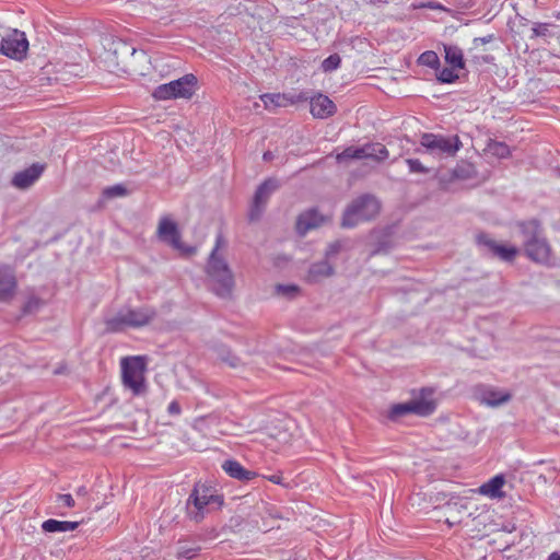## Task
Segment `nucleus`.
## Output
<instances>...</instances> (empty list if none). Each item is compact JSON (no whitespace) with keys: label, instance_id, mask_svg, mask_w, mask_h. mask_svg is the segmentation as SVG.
Here are the masks:
<instances>
[{"label":"nucleus","instance_id":"nucleus-1","mask_svg":"<svg viewBox=\"0 0 560 560\" xmlns=\"http://www.w3.org/2000/svg\"><path fill=\"white\" fill-rule=\"evenodd\" d=\"M223 504L224 495L211 481H198L186 501V510L189 518L198 523L206 513L220 510Z\"/></svg>","mask_w":560,"mask_h":560},{"label":"nucleus","instance_id":"nucleus-2","mask_svg":"<svg viewBox=\"0 0 560 560\" xmlns=\"http://www.w3.org/2000/svg\"><path fill=\"white\" fill-rule=\"evenodd\" d=\"M524 237V250L527 257L536 262L548 264L551 247L544 235L541 223L537 219L523 221L518 224Z\"/></svg>","mask_w":560,"mask_h":560},{"label":"nucleus","instance_id":"nucleus-3","mask_svg":"<svg viewBox=\"0 0 560 560\" xmlns=\"http://www.w3.org/2000/svg\"><path fill=\"white\" fill-rule=\"evenodd\" d=\"M222 242V235H218L215 245L209 256L207 273L215 283L214 293L220 298H226L231 295L234 288V277L226 260L218 255Z\"/></svg>","mask_w":560,"mask_h":560},{"label":"nucleus","instance_id":"nucleus-4","mask_svg":"<svg viewBox=\"0 0 560 560\" xmlns=\"http://www.w3.org/2000/svg\"><path fill=\"white\" fill-rule=\"evenodd\" d=\"M381 210L378 199L371 194H363L353 199L345 209L341 226L352 229L360 222L373 220Z\"/></svg>","mask_w":560,"mask_h":560},{"label":"nucleus","instance_id":"nucleus-5","mask_svg":"<svg viewBox=\"0 0 560 560\" xmlns=\"http://www.w3.org/2000/svg\"><path fill=\"white\" fill-rule=\"evenodd\" d=\"M432 394L431 388H421L419 395L410 401L393 405L388 410L387 418L392 421H398L410 413L420 417L431 416L436 409V402L432 398Z\"/></svg>","mask_w":560,"mask_h":560},{"label":"nucleus","instance_id":"nucleus-6","mask_svg":"<svg viewBox=\"0 0 560 560\" xmlns=\"http://www.w3.org/2000/svg\"><path fill=\"white\" fill-rule=\"evenodd\" d=\"M198 80L195 74L188 73L168 83L158 85L152 96L159 101L172 98H190L196 91Z\"/></svg>","mask_w":560,"mask_h":560},{"label":"nucleus","instance_id":"nucleus-7","mask_svg":"<svg viewBox=\"0 0 560 560\" xmlns=\"http://www.w3.org/2000/svg\"><path fill=\"white\" fill-rule=\"evenodd\" d=\"M420 145L433 155L454 156L463 143L457 135L444 136L424 132L420 137Z\"/></svg>","mask_w":560,"mask_h":560},{"label":"nucleus","instance_id":"nucleus-8","mask_svg":"<svg viewBox=\"0 0 560 560\" xmlns=\"http://www.w3.org/2000/svg\"><path fill=\"white\" fill-rule=\"evenodd\" d=\"M144 371L145 360L143 357H128L121 360L122 383L132 390L133 395H140L145 389Z\"/></svg>","mask_w":560,"mask_h":560},{"label":"nucleus","instance_id":"nucleus-9","mask_svg":"<svg viewBox=\"0 0 560 560\" xmlns=\"http://www.w3.org/2000/svg\"><path fill=\"white\" fill-rule=\"evenodd\" d=\"M389 152L386 147L380 142H368L362 147H348L336 156L337 162L341 163L347 160H373L383 162L388 159Z\"/></svg>","mask_w":560,"mask_h":560},{"label":"nucleus","instance_id":"nucleus-10","mask_svg":"<svg viewBox=\"0 0 560 560\" xmlns=\"http://www.w3.org/2000/svg\"><path fill=\"white\" fill-rule=\"evenodd\" d=\"M476 243L483 256L498 258L502 261L512 262L518 254V249L515 246L497 243L485 232L476 235Z\"/></svg>","mask_w":560,"mask_h":560},{"label":"nucleus","instance_id":"nucleus-11","mask_svg":"<svg viewBox=\"0 0 560 560\" xmlns=\"http://www.w3.org/2000/svg\"><path fill=\"white\" fill-rule=\"evenodd\" d=\"M280 187L279 180L269 177L265 179L256 189L254 194V198L248 211V220L250 222H256L260 220L262 213L265 212L266 206L271 197V195L278 190Z\"/></svg>","mask_w":560,"mask_h":560},{"label":"nucleus","instance_id":"nucleus-12","mask_svg":"<svg viewBox=\"0 0 560 560\" xmlns=\"http://www.w3.org/2000/svg\"><path fill=\"white\" fill-rule=\"evenodd\" d=\"M27 50L28 40L26 35L19 30H13L0 42V54L14 60L21 61L26 58Z\"/></svg>","mask_w":560,"mask_h":560},{"label":"nucleus","instance_id":"nucleus-13","mask_svg":"<svg viewBox=\"0 0 560 560\" xmlns=\"http://www.w3.org/2000/svg\"><path fill=\"white\" fill-rule=\"evenodd\" d=\"M158 236L162 242L170 244L172 247L186 253H192L194 249L185 248L180 242V232L175 221L167 217L161 218L158 226Z\"/></svg>","mask_w":560,"mask_h":560},{"label":"nucleus","instance_id":"nucleus-14","mask_svg":"<svg viewBox=\"0 0 560 560\" xmlns=\"http://www.w3.org/2000/svg\"><path fill=\"white\" fill-rule=\"evenodd\" d=\"M260 100L265 107L270 110L278 107L294 105L299 102L306 101L307 97L304 93H266L260 95Z\"/></svg>","mask_w":560,"mask_h":560},{"label":"nucleus","instance_id":"nucleus-15","mask_svg":"<svg viewBox=\"0 0 560 560\" xmlns=\"http://www.w3.org/2000/svg\"><path fill=\"white\" fill-rule=\"evenodd\" d=\"M45 171V164L34 163L30 167L14 174L11 179L13 187L19 189L30 188Z\"/></svg>","mask_w":560,"mask_h":560},{"label":"nucleus","instance_id":"nucleus-16","mask_svg":"<svg viewBox=\"0 0 560 560\" xmlns=\"http://www.w3.org/2000/svg\"><path fill=\"white\" fill-rule=\"evenodd\" d=\"M18 287L14 270L0 262V302H9L14 296Z\"/></svg>","mask_w":560,"mask_h":560},{"label":"nucleus","instance_id":"nucleus-17","mask_svg":"<svg viewBox=\"0 0 560 560\" xmlns=\"http://www.w3.org/2000/svg\"><path fill=\"white\" fill-rule=\"evenodd\" d=\"M131 328H140L151 324L158 316L154 307L142 305L140 307L126 308Z\"/></svg>","mask_w":560,"mask_h":560},{"label":"nucleus","instance_id":"nucleus-18","mask_svg":"<svg viewBox=\"0 0 560 560\" xmlns=\"http://www.w3.org/2000/svg\"><path fill=\"white\" fill-rule=\"evenodd\" d=\"M310 105L311 114L315 118L319 119H326L332 116L337 110L335 103L328 96L323 94L312 97Z\"/></svg>","mask_w":560,"mask_h":560},{"label":"nucleus","instance_id":"nucleus-19","mask_svg":"<svg viewBox=\"0 0 560 560\" xmlns=\"http://www.w3.org/2000/svg\"><path fill=\"white\" fill-rule=\"evenodd\" d=\"M222 469L229 477L243 482L253 480L257 476L255 471L246 469L236 459L224 460L222 464Z\"/></svg>","mask_w":560,"mask_h":560},{"label":"nucleus","instance_id":"nucleus-20","mask_svg":"<svg viewBox=\"0 0 560 560\" xmlns=\"http://www.w3.org/2000/svg\"><path fill=\"white\" fill-rule=\"evenodd\" d=\"M479 401L489 407H499L511 400L512 395L508 392L494 388H482L479 393Z\"/></svg>","mask_w":560,"mask_h":560},{"label":"nucleus","instance_id":"nucleus-21","mask_svg":"<svg viewBox=\"0 0 560 560\" xmlns=\"http://www.w3.org/2000/svg\"><path fill=\"white\" fill-rule=\"evenodd\" d=\"M504 483V476L502 474L495 475L479 487V492L491 499H501L504 497V492L502 491Z\"/></svg>","mask_w":560,"mask_h":560},{"label":"nucleus","instance_id":"nucleus-22","mask_svg":"<svg viewBox=\"0 0 560 560\" xmlns=\"http://www.w3.org/2000/svg\"><path fill=\"white\" fill-rule=\"evenodd\" d=\"M105 330L109 334L121 332L126 328H131L126 310H120L115 316L104 320Z\"/></svg>","mask_w":560,"mask_h":560},{"label":"nucleus","instance_id":"nucleus-23","mask_svg":"<svg viewBox=\"0 0 560 560\" xmlns=\"http://www.w3.org/2000/svg\"><path fill=\"white\" fill-rule=\"evenodd\" d=\"M334 273L332 266L327 260H320L310 266L307 272V281L315 283L323 278L330 277Z\"/></svg>","mask_w":560,"mask_h":560},{"label":"nucleus","instance_id":"nucleus-24","mask_svg":"<svg viewBox=\"0 0 560 560\" xmlns=\"http://www.w3.org/2000/svg\"><path fill=\"white\" fill-rule=\"evenodd\" d=\"M81 522L58 521L49 518L43 522L42 529L45 533H65L75 530Z\"/></svg>","mask_w":560,"mask_h":560},{"label":"nucleus","instance_id":"nucleus-25","mask_svg":"<svg viewBox=\"0 0 560 560\" xmlns=\"http://www.w3.org/2000/svg\"><path fill=\"white\" fill-rule=\"evenodd\" d=\"M445 61L453 69H465L463 50L456 45H444Z\"/></svg>","mask_w":560,"mask_h":560},{"label":"nucleus","instance_id":"nucleus-26","mask_svg":"<svg viewBox=\"0 0 560 560\" xmlns=\"http://www.w3.org/2000/svg\"><path fill=\"white\" fill-rule=\"evenodd\" d=\"M319 225L318 213L316 210H310L299 215L296 221L298 231L305 234L307 231Z\"/></svg>","mask_w":560,"mask_h":560},{"label":"nucleus","instance_id":"nucleus-27","mask_svg":"<svg viewBox=\"0 0 560 560\" xmlns=\"http://www.w3.org/2000/svg\"><path fill=\"white\" fill-rule=\"evenodd\" d=\"M452 176L462 180L472 179L477 176V170L472 163L462 161L453 168Z\"/></svg>","mask_w":560,"mask_h":560},{"label":"nucleus","instance_id":"nucleus-28","mask_svg":"<svg viewBox=\"0 0 560 560\" xmlns=\"http://www.w3.org/2000/svg\"><path fill=\"white\" fill-rule=\"evenodd\" d=\"M418 65L425 66L428 68H431L433 70H439L441 62L438 54L433 50H425L423 51L417 60Z\"/></svg>","mask_w":560,"mask_h":560},{"label":"nucleus","instance_id":"nucleus-29","mask_svg":"<svg viewBox=\"0 0 560 560\" xmlns=\"http://www.w3.org/2000/svg\"><path fill=\"white\" fill-rule=\"evenodd\" d=\"M487 151L498 159H506L511 154L510 148L506 143L495 140L489 141L487 144Z\"/></svg>","mask_w":560,"mask_h":560},{"label":"nucleus","instance_id":"nucleus-30","mask_svg":"<svg viewBox=\"0 0 560 560\" xmlns=\"http://www.w3.org/2000/svg\"><path fill=\"white\" fill-rule=\"evenodd\" d=\"M129 194L127 187L124 184H116L107 186L102 190V198L105 200L114 199L117 197H125Z\"/></svg>","mask_w":560,"mask_h":560},{"label":"nucleus","instance_id":"nucleus-31","mask_svg":"<svg viewBox=\"0 0 560 560\" xmlns=\"http://www.w3.org/2000/svg\"><path fill=\"white\" fill-rule=\"evenodd\" d=\"M301 292V289L296 284H278L276 287V293L278 295H282L287 299H294L296 298Z\"/></svg>","mask_w":560,"mask_h":560},{"label":"nucleus","instance_id":"nucleus-32","mask_svg":"<svg viewBox=\"0 0 560 560\" xmlns=\"http://www.w3.org/2000/svg\"><path fill=\"white\" fill-rule=\"evenodd\" d=\"M220 359L231 368H238L243 365V361L238 355L232 352L230 349H222L220 352Z\"/></svg>","mask_w":560,"mask_h":560},{"label":"nucleus","instance_id":"nucleus-33","mask_svg":"<svg viewBox=\"0 0 560 560\" xmlns=\"http://www.w3.org/2000/svg\"><path fill=\"white\" fill-rule=\"evenodd\" d=\"M456 69L451 68H443L435 70L436 71V79L441 83H454L458 80V74L455 73Z\"/></svg>","mask_w":560,"mask_h":560},{"label":"nucleus","instance_id":"nucleus-34","mask_svg":"<svg viewBox=\"0 0 560 560\" xmlns=\"http://www.w3.org/2000/svg\"><path fill=\"white\" fill-rule=\"evenodd\" d=\"M341 65V58L338 54H331L322 61V70L324 72H331L337 70Z\"/></svg>","mask_w":560,"mask_h":560},{"label":"nucleus","instance_id":"nucleus-35","mask_svg":"<svg viewBox=\"0 0 560 560\" xmlns=\"http://www.w3.org/2000/svg\"><path fill=\"white\" fill-rule=\"evenodd\" d=\"M549 23H535L532 27L530 38L551 36Z\"/></svg>","mask_w":560,"mask_h":560},{"label":"nucleus","instance_id":"nucleus-36","mask_svg":"<svg viewBox=\"0 0 560 560\" xmlns=\"http://www.w3.org/2000/svg\"><path fill=\"white\" fill-rule=\"evenodd\" d=\"M42 305H43V301L39 298L32 295L25 302L22 311L24 314L36 313L37 311H39Z\"/></svg>","mask_w":560,"mask_h":560},{"label":"nucleus","instance_id":"nucleus-37","mask_svg":"<svg viewBox=\"0 0 560 560\" xmlns=\"http://www.w3.org/2000/svg\"><path fill=\"white\" fill-rule=\"evenodd\" d=\"M406 163L409 167L410 173L427 174L430 172V170L425 167L418 159H407Z\"/></svg>","mask_w":560,"mask_h":560},{"label":"nucleus","instance_id":"nucleus-38","mask_svg":"<svg viewBox=\"0 0 560 560\" xmlns=\"http://www.w3.org/2000/svg\"><path fill=\"white\" fill-rule=\"evenodd\" d=\"M468 54L470 56L471 62H474L477 66L492 63L494 61V57L491 55H480V54H475L474 51L468 52Z\"/></svg>","mask_w":560,"mask_h":560},{"label":"nucleus","instance_id":"nucleus-39","mask_svg":"<svg viewBox=\"0 0 560 560\" xmlns=\"http://www.w3.org/2000/svg\"><path fill=\"white\" fill-rule=\"evenodd\" d=\"M494 39V35L490 34L483 37H476L472 39V47L468 50V52H472L479 48L480 45H485L491 43Z\"/></svg>","mask_w":560,"mask_h":560},{"label":"nucleus","instance_id":"nucleus-40","mask_svg":"<svg viewBox=\"0 0 560 560\" xmlns=\"http://www.w3.org/2000/svg\"><path fill=\"white\" fill-rule=\"evenodd\" d=\"M341 249V243L336 241L328 245L325 256L326 258L337 255Z\"/></svg>","mask_w":560,"mask_h":560},{"label":"nucleus","instance_id":"nucleus-41","mask_svg":"<svg viewBox=\"0 0 560 560\" xmlns=\"http://www.w3.org/2000/svg\"><path fill=\"white\" fill-rule=\"evenodd\" d=\"M167 413L172 417H177L182 413V407L177 400H172L168 404Z\"/></svg>","mask_w":560,"mask_h":560},{"label":"nucleus","instance_id":"nucleus-42","mask_svg":"<svg viewBox=\"0 0 560 560\" xmlns=\"http://www.w3.org/2000/svg\"><path fill=\"white\" fill-rule=\"evenodd\" d=\"M58 501L62 502L67 508H73L75 505V501L71 494H58Z\"/></svg>","mask_w":560,"mask_h":560},{"label":"nucleus","instance_id":"nucleus-43","mask_svg":"<svg viewBox=\"0 0 560 560\" xmlns=\"http://www.w3.org/2000/svg\"><path fill=\"white\" fill-rule=\"evenodd\" d=\"M390 249V246L387 242H378L376 244L375 249L373 250V255L381 254V253H387Z\"/></svg>","mask_w":560,"mask_h":560},{"label":"nucleus","instance_id":"nucleus-44","mask_svg":"<svg viewBox=\"0 0 560 560\" xmlns=\"http://www.w3.org/2000/svg\"><path fill=\"white\" fill-rule=\"evenodd\" d=\"M420 8H427L431 10H444V7L436 1H428L425 3H421Z\"/></svg>","mask_w":560,"mask_h":560},{"label":"nucleus","instance_id":"nucleus-45","mask_svg":"<svg viewBox=\"0 0 560 560\" xmlns=\"http://www.w3.org/2000/svg\"><path fill=\"white\" fill-rule=\"evenodd\" d=\"M269 481H271L275 485H282L283 483V477L280 474H275L269 477H267Z\"/></svg>","mask_w":560,"mask_h":560},{"label":"nucleus","instance_id":"nucleus-46","mask_svg":"<svg viewBox=\"0 0 560 560\" xmlns=\"http://www.w3.org/2000/svg\"><path fill=\"white\" fill-rule=\"evenodd\" d=\"M179 555L186 559H191L192 557L196 556V550L195 549H185V550H182L179 552Z\"/></svg>","mask_w":560,"mask_h":560},{"label":"nucleus","instance_id":"nucleus-47","mask_svg":"<svg viewBox=\"0 0 560 560\" xmlns=\"http://www.w3.org/2000/svg\"><path fill=\"white\" fill-rule=\"evenodd\" d=\"M88 493H89V491H88V489H86V487H85V486H81V487H79V488L75 490V494H77L78 497H85V495H88Z\"/></svg>","mask_w":560,"mask_h":560},{"label":"nucleus","instance_id":"nucleus-48","mask_svg":"<svg viewBox=\"0 0 560 560\" xmlns=\"http://www.w3.org/2000/svg\"><path fill=\"white\" fill-rule=\"evenodd\" d=\"M121 47L127 54L133 55L136 52V49L126 43H122Z\"/></svg>","mask_w":560,"mask_h":560},{"label":"nucleus","instance_id":"nucleus-49","mask_svg":"<svg viewBox=\"0 0 560 560\" xmlns=\"http://www.w3.org/2000/svg\"><path fill=\"white\" fill-rule=\"evenodd\" d=\"M547 560H560V551H553Z\"/></svg>","mask_w":560,"mask_h":560},{"label":"nucleus","instance_id":"nucleus-50","mask_svg":"<svg viewBox=\"0 0 560 560\" xmlns=\"http://www.w3.org/2000/svg\"><path fill=\"white\" fill-rule=\"evenodd\" d=\"M272 158H273V155H272V153L270 151L265 152L264 155H262V159L265 161H271Z\"/></svg>","mask_w":560,"mask_h":560},{"label":"nucleus","instance_id":"nucleus-51","mask_svg":"<svg viewBox=\"0 0 560 560\" xmlns=\"http://www.w3.org/2000/svg\"><path fill=\"white\" fill-rule=\"evenodd\" d=\"M453 504V498L446 503V508H451Z\"/></svg>","mask_w":560,"mask_h":560},{"label":"nucleus","instance_id":"nucleus-52","mask_svg":"<svg viewBox=\"0 0 560 560\" xmlns=\"http://www.w3.org/2000/svg\"><path fill=\"white\" fill-rule=\"evenodd\" d=\"M294 560H298V559H294Z\"/></svg>","mask_w":560,"mask_h":560}]
</instances>
